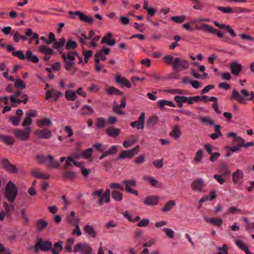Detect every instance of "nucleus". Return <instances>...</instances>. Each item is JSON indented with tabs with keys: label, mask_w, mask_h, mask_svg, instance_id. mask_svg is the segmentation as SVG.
<instances>
[{
	"label": "nucleus",
	"mask_w": 254,
	"mask_h": 254,
	"mask_svg": "<svg viewBox=\"0 0 254 254\" xmlns=\"http://www.w3.org/2000/svg\"><path fill=\"white\" fill-rule=\"evenodd\" d=\"M1 163L2 167L8 172L14 174L18 173V169L16 166L11 164L7 159H2Z\"/></svg>",
	"instance_id": "10"
},
{
	"label": "nucleus",
	"mask_w": 254,
	"mask_h": 254,
	"mask_svg": "<svg viewBox=\"0 0 254 254\" xmlns=\"http://www.w3.org/2000/svg\"><path fill=\"white\" fill-rule=\"evenodd\" d=\"M143 180L147 181L152 186H156L158 183V182L151 176H145L143 177Z\"/></svg>",
	"instance_id": "41"
},
{
	"label": "nucleus",
	"mask_w": 254,
	"mask_h": 254,
	"mask_svg": "<svg viewBox=\"0 0 254 254\" xmlns=\"http://www.w3.org/2000/svg\"><path fill=\"white\" fill-rule=\"evenodd\" d=\"M124 184L125 186H128L129 187H135L136 185V181L135 180H125L124 182Z\"/></svg>",
	"instance_id": "59"
},
{
	"label": "nucleus",
	"mask_w": 254,
	"mask_h": 254,
	"mask_svg": "<svg viewBox=\"0 0 254 254\" xmlns=\"http://www.w3.org/2000/svg\"><path fill=\"white\" fill-rule=\"evenodd\" d=\"M244 174L242 170L237 169L232 174V180L235 184H241L244 178Z\"/></svg>",
	"instance_id": "17"
},
{
	"label": "nucleus",
	"mask_w": 254,
	"mask_h": 254,
	"mask_svg": "<svg viewBox=\"0 0 254 254\" xmlns=\"http://www.w3.org/2000/svg\"><path fill=\"white\" fill-rule=\"evenodd\" d=\"M163 231L165 233L166 235L170 238L174 237V232L170 228H164Z\"/></svg>",
	"instance_id": "55"
},
{
	"label": "nucleus",
	"mask_w": 254,
	"mask_h": 254,
	"mask_svg": "<svg viewBox=\"0 0 254 254\" xmlns=\"http://www.w3.org/2000/svg\"><path fill=\"white\" fill-rule=\"evenodd\" d=\"M30 131V127H26L25 130L15 129L14 130V134L16 138L25 141L29 139Z\"/></svg>",
	"instance_id": "7"
},
{
	"label": "nucleus",
	"mask_w": 254,
	"mask_h": 254,
	"mask_svg": "<svg viewBox=\"0 0 254 254\" xmlns=\"http://www.w3.org/2000/svg\"><path fill=\"white\" fill-rule=\"evenodd\" d=\"M82 110L83 112L81 113V114L83 116L91 114L94 113L93 109L89 106L85 105L82 108Z\"/></svg>",
	"instance_id": "40"
},
{
	"label": "nucleus",
	"mask_w": 254,
	"mask_h": 254,
	"mask_svg": "<svg viewBox=\"0 0 254 254\" xmlns=\"http://www.w3.org/2000/svg\"><path fill=\"white\" fill-rule=\"evenodd\" d=\"M158 122V117L156 116H153L149 118L147 122L146 125L148 127H152L154 125L157 124Z\"/></svg>",
	"instance_id": "43"
},
{
	"label": "nucleus",
	"mask_w": 254,
	"mask_h": 254,
	"mask_svg": "<svg viewBox=\"0 0 254 254\" xmlns=\"http://www.w3.org/2000/svg\"><path fill=\"white\" fill-rule=\"evenodd\" d=\"M66 219L67 221L71 224H74L75 223H78L80 221V219L77 218H75L74 219H72L70 216H66Z\"/></svg>",
	"instance_id": "60"
},
{
	"label": "nucleus",
	"mask_w": 254,
	"mask_h": 254,
	"mask_svg": "<svg viewBox=\"0 0 254 254\" xmlns=\"http://www.w3.org/2000/svg\"><path fill=\"white\" fill-rule=\"evenodd\" d=\"M36 116V113L29 111L26 113V117L24 119L22 126L26 127L32 124L31 117H35Z\"/></svg>",
	"instance_id": "19"
},
{
	"label": "nucleus",
	"mask_w": 254,
	"mask_h": 254,
	"mask_svg": "<svg viewBox=\"0 0 254 254\" xmlns=\"http://www.w3.org/2000/svg\"><path fill=\"white\" fill-rule=\"evenodd\" d=\"M13 55L15 57H17L19 58L20 60H25L26 58V55L25 56L23 54V52L21 50L15 51L13 52Z\"/></svg>",
	"instance_id": "50"
},
{
	"label": "nucleus",
	"mask_w": 254,
	"mask_h": 254,
	"mask_svg": "<svg viewBox=\"0 0 254 254\" xmlns=\"http://www.w3.org/2000/svg\"><path fill=\"white\" fill-rule=\"evenodd\" d=\"M204 219L207 223H209L212 225L217 226H221L223 223V220L219 218H208L207 217H205Z\"/></svg>",
	"instance_id": "21"
},
{
	"label": "nucleus",
	"mask_w": 254,
	"mask_h": 254,
	"mask_svg": "<svg viewBox=\"0 0 254 254\" xmlns=\"http://www.w3.org/2000/svg\"><path fill=\"white\" fill-rule=\"evenodd\" d=\"M153 164L157 168H161L163 166V160L162 159H160V160H154L153 162Z\"/></svg>",
	"instance_id": "61"
},
{
	"label": "nucleus",
	"mask_w": 254,
	"mask_h": 254,
	"mask_svg": "<svg viewBox=\"0 0 254 254\" xmlns=\"http://www.w3.org/2000/svg\"><path fill=\"white\" fill-rule=\"evenodd\" d=\"M231 98L235 99L240 103H244V101H245L244 97L242 96L240 94V93L238 92V91L237 90H236V89H233Z\"/></svg>",
	"instance_id": "32"
},
{
	"label": "nucleus",
	"mask_w": 254,
	"mask_h": 254,
	"mask_svg": "<svg viewBox=\"0 0 254 254\" xmlns=\"http://www.w3.org/2000/svg\"><path fill=\"white\" fill-rule=\"evenodd\" d=\"M230 67L232 73L236 76H238L242 70V65L237 61L233 62L230 64Z\"/></svg>",
	"instance_id": "15"
},
{
	"label": "nucleus",
	"mask_w": 254,
	"mask_h": 254,
	"mask_svg": "<svg viewBox=\"0 0 254 254\" xmlns=\"http://www.w3.org/2000/svg\"><path fill=\"white\" fill-rule=\"evenodd\" d=\"M219 252L217 254H228V247L226 245H224L222 248H219Z\"/></svg>",
	"instance_id": "63"
},
{
	"label": "nucleus",
	"mask_w": 254,
	"mask_h": 254,
	"mask_svg": "<svg viewBox=\"0 0 254 254\" xmlns=\"http://www.w3.org/2000/svg\"><path fill=\"white\" fill-rule=\"evenodd\" d=\"M21 214V218L24 220V224L27 225L29 223V220L26 215V210L25 208H22L20 210Z\"/></svg>",
	"instance_id": "49"
},
{
	"label": "nucleus",
	"mask_w": 254,
	"mask_h": 254,
	"mask_svg": "<svg viewBox=\"0 0 254 254\" xmlns=\"http://www.w3.org/2000/svg\"><path fill=\"white\" fill-rule=\"evenodd\" d=\"M103 190H95L92 192L91 196L94 200H97L99 205H101L104 201L106 203H109L110 200V190L109 189L106 190L104 193Z\"/></svg>",
	"instance_id": "2"
},
{
	"label": "nucleus",
	"mask_w": 254,
	"mask_h": 254,
	"mask_svg": "<svg viewBox=\"0 0 254 254\" xmlns=\"http://www.w3.org/2000/svg\"><path fill=\"white\" fill-rule=\"evenodd\" d=\"M175 202L174 200H170L167 202L162 210L164 212L169 211L172 209L173 207L175 206Z\"/></svg>",
	"instance_id": "38"
},
{
	"label": "nucleus",
	"mask_w": 254,
	"mask_h": 254,
	"mask_svg": "<svg viewBox=\"0 0 254 254\" xmlns=\"http://www.w3.org/2000/svg\"><path fill=\"white\" fill-rule=\"evenodd\" d=\"M65 43V39L64 38L62 37L60 39L59 41H57V40L54 42V43L53 45V47L58 50V52L60 53H62V50L63 47L64 46Z\"/></svg>",
	"instance_id": "18"
},
{
	"label": "nucleus",
	"mask_w": 254,
	"mask_h": 254,
	"mask_svg": "<svg viewBox=\"0 0 254 254\" xmlns=\"http://www.w3.org/2000/svg\"><path fill=\"white\" fill-rule=\"evenodd\" d=\"M0 140L9 145L13 144L14 141L13 137L4 134H0Z\"/></svg>",
	"instance_id": "27"
},
{
	"label": "nucleus",
	"mask_w": 254,
	"mask_h": 254,
	"mask_svg": "<svg viewBox=\"0 0 254 254\" xmlns=\"http://www.w3.org/2000/svg\"><path fill=\"white\" fill-rule=\"evenodd\" d=\"M158 201V199L156 196H149L145 198L144 203L147 205H155L157 204Z\"/></svg>",
	"instance_id": "23"
},
{
	"label": "nucleus",
	"mask_w": 254,
	"mask_h": 254,
	"mask_svg": "<svg viewBox=\"0 0 254 254\" xmlns=\"http://www.w3.org/2000/svg\"><path fill=\"white\" fill-rule=\"evenodd\" d=\"M105 121L103 118H99L97 119L95 125L97 127L102 128L105 127Z\"/></svg>",
	"instance_id": "53"
},
{
	"label": "nucleus",
	"mask_w": 254,
	"mask_h": 254,
	"mask_svg": "<svg viewBox=\"0 0 254 254\" xmlns=\"http://www.w3.org/2000/svg\"><path fill=\"white\" fill-rule=\"evenodd\" d=\"M63 178L65 180H73L76 178V172L73 171H67L63 173Z\"/></svg>",
	"instance_id": "29"
},
{
	"label": "nucleus",
	"mask_w": 254,
	"mask_h": 254,
	"mask_svg": "<svg viewBox=\"0 0 254 254\" xmlns=\"http://www.w3.org/2000/svg\"><path fill=\"white\" fill-rule=\"evenodd\" d=\"M157 104L158 107L161 109L164 108L165 106H168L170 107H175V104L171 101H168L166 100H160L157 101Z\"/></svg>",
	"instance_id": "24"
},
{
	"label": "nucleus",
	"mask_w": 254,
	"mask_h": 254,
	"mask_svg": "<svg viewBox=\"0 0 254 254\" xmlns=\"http://www.w3.org/2000/svg\"><path fill=\"white\" fill-rule=\"evenodd\" d=\"M220 173L224 176H228L230 175V171L227 166L225 164H222L220 168Z\"/></svg>",
	"instance_id": "36"
},
{
	"label": "nucleus",
	"mask_w": 254,
	"mask_h": 254,
	"mask_svg": "<svg viewBox=\"0 0 254 254\" xmlns=\"http://www.w3.org/2000/svg\"><path fill=\"white\" fill-rule=\"evenodd\" d=\"M235 243L237 246L243 251H244L248 248L247 246L241 240H237L235 241Z\"/></svg>",
	"instance_id": "57"
},
{
	"label": "nucleus",
	"mask_w": 254,
	"mask_h": 254,
	"mask_svg": "<svg viewBox=\"0 0 254 254\" xmlns=\"http://www.w3.org/2000/svg\"><path fill=\"white\" fill-rule=\"evenodd\" d=\"M149 223V220L147 219H143L139 222L137 226L139 227H145Z\"/></svg>",
	"instance_id": "62"
},
{
	"label": "nucleus",
	"mask_w": 254,
	"mask_h": 254,
	"mask_svg": "<svg viewBox=\"0 0 254 254\" xmlns=\"http://www.w3.org/2000/svg\"><path fill=\"white\" fill-rule=\"evenodd\" d=\"M77 46L76 42L71 39H68L67 41L65 49L69 50L70 49H74Z\"/></svg>",
	"instance_id": "42"
},
{
	"label": "nucleus",
	"mask_w": 254,
	"mask_h": 254,
	"mask_svg": "<svg viewBox=\"0 0 254 254\" xmlns=\"http://www.w3.org/2000/svg\"><path fill=\"white\" fill-rule=\"evenodd\" d=\"M173 67L175 70L180 71L183 69H187L189 67V62L180 58L175 59L173 64Z\"/></svg>",
	"instance_id": "5"
},
{
	"label": "nucleus",
	"mask_w": 254,
	"mask_h": 254,
	"mask_svg": "<svg viewBox=\"0 0 254 254\" xmlns=\"http://www.w3.org/2000/svg\"><path fill=\"white\" fill-rule=\"evenodd\" d=\"M135 141H136L135 139L127 140L124 141L123 145L125 148H127V147H130Z\"/></svg>",
	"instance_id": "58"
},
{
	"label": "nucleus",
	"mask_w": 254,
	"mask_h": 254,
	"mask_svg": "<svg viewBox=\"0 0 254 254\" xmlns=\"http://www.w3.org/2000/svg\"><path fill=\"white\" fill-rule=\"evenodd\" d=\"M200 120L203 123H208L209 125L211 126L214 125V122L207 117H201L200 118Z\"/></svg>",
	"instance_id": "56"
},
{
	"label": "nucleus",
	"mask_w": 254,
	"mask_h": 254,
	"mask_svg": "<svg viewBox=\"0 0 254 254\" xmlns=\"http://www.w3.org/2000/svg\"><path fill=\"white\" fill-rule=\"evenodd\" d=\"M38 49L41 53H44L46 55H52L54 54V51L47 46H40Z\"/></svg>",
	"instance_id": "28"
},
{
	"label": "nucleus",
	"mask_w": 254,
	"mask_h": 254,
	"mask_svg": "<svg viewBox=\"0 0 254 254\" xmlns=\"http://www.w3.org/2000/svg\"><path fill=\"white\" fill-rule=\"evenodd\" d=\"M84 231L85 233L90 237L92 238L96 237L97 233L92 226L89 225H85L84 228Z\"/></svg>",
	"instance_id": "25"
},
{
	"label": "nucleus",
	"mask_w": 254,
	"mask_h": 254,
	"mask_svg": "<svg viewBox=\"0 0 254 254\" xmlns=\"http://www.w3.org/2000/svg\"><path fill=\"white\" fill-rule=\"evenodd\" d=\"M80 252L81 254H91L92 249L91 247L86 243L76 244L73 248V252L76 253Z\"/></svg>",
	"instance_id": "6"
},
{
	"label": "nucleus",
	"mask_w": 254,
	"mask_h": 254,
	"mask_svg": "<svg viewBox=\"0 0 254 254\" xmlns=\"http://www.w3.org/2000/svg\"><path fill=\"white\" fill-rule=\"evenodd\" d=\"M174 100L176 102L186 103L189 100V97L176 96L174 97Z\"/></svg>",
	"instance_id": "48"
},
{
	"label": "nucleus",
	"mask_w": 254,
	"mask_h": 254,
	"mask_svg": "<svg viewBox=\"0 0 254 254\" xmlns=\"http://www.w3.org/2000/svg\"><path fill=\"white\" fill-rule=\"evenodd\" d=\"M38 245L39 246V249L42 252H48L51 251L52 254H60L62 251L63 247L62 246L63 242L60 241L54 244L52 248V243L48 240L43 241L40 238H37Z\"/></svg>",
	"instance_id": "1"
},
{
	"label": "nucleus",
	"mask_w": 254,
	"mask_h": 254,
	"mask_svg": "<svg viewBox=\"0 0 254 254\" xmlns=\"http://www.w3.org/2000/svg\"><path fill=\"white\" fill-rule=\"evenodd\" d=\"M235 142L237 143L238 144L236 146L230 147V151L232 152H235L241 149L243 144H244V139L241 137H237L235 139Z\"/></svg>",
	"instance_id": "20"
},
{
	"label": "nucleus",
	"mask_w": 254,
	"mask_h": 254,
	"mask_svg": "<svg viewBox=\"0 0 254 254\" xmlns=\"http://www.w3.org/2000/svg\"><path fill=\"white\" fill-rule=\"evenodd\" d=\"M210 155H211V156H210L209 159L211 162L215 161L220 156V153H219L218 152H215L214 153H212Z\"/></svg>",
	"instance_id": "64"
},
{
	"label": "nucleus",
	"mask_w": 254,
	"mask_h": 254,
	"mask_svg": "<svg viewBox=\"0 0 254 254\" xmlns=\"http://www.w3.org/2000/svg\"><path fill=\"white\" fill-rule=\"evenodd\" d=\"M35 134L39 138L47 139L50 138L52 135L51 130L47 128H45L42 130H36L35 131Z\"/></svg>",
	"instance_id": "16"
},
{
	"label": "nucleus",
	"mask_w": 254,
	"mask_h": 254,
	"mask_svg": "<svg viewBox=\"0 0 254 254\" xmlns=\"http://www.w3.org/2000/svg\"><path fill=\"white\" fill-rule=\"evenodd\" d=\"M93 150L91 148H89L83 151L82 155V157L85 159H88L91 157L92 154Z\"/></svg>",
	"instance_id": "47"
},
{
	"label": "nucleus",
	"mask_w": 254,
	"mask_h": 254,
	"mask_svg": "<svg viewBox=\"0 0 254 254\" xmlns=\"http://www.w3.org/2000/svg\"><path fill=\"white\" fill-rule=\"evenodd\" d=\"M67 58L69 61L67 60L66 62H64L65 63L64 68L66 70L69 71L74 64L73 62L75 61V58L73 56L70 54H67Z\"/></svg>",
	"instance_id": "26"
},
{
	"label": "nucleus",
	"mask_w": 254,
	"mask_h": 254,
	"mask_svg": "<svg viewBox=\"0 0 254 254\" xmlns=\"http://www.w3.org/2000/svg\"><path fill=\"white\" fill-rule=\"evenodd\" d=\"M48 225L47 222L42 219L36 221V228L38 232H42L47 227Z\"/></svg>",
	"instance_id": "22"
},
{
	"label": "nucleus",
	"mask_w": 254,
	"mask_h": 254,
	"mask_svg": "<svg viewBox=\"0 0 254 254\" xmlns=\"http://www.w3.org/2000/svg\"><path fill=\"white\" fill-rule=\"evenodd\" d=\"M14 85L15 87L20 89H23L26 88L25 83L20 79H16L15 81Z\"/></svg>",
	"instance_id": "45"
},
{
	"label": "nucleus",
	"mask_w": 254,
	"mask_h": 254,
	"mask_svg": "<svg viewBox=\"0 0 254 254\" xmlns=\"http://www.w3.org/2000/svg\"><path fill=\"white\" fill-rule=\"evenodd\" d=\"M101 43H106L109 46H111V33H108L101 40Z\"/></svg>",
	"instance_id": "44"
},
{
	"label": "nucleus",
	"mask_w": 254,
	"mask_h": 254,
	"mask_svg": "<svg viewBox=\"0 0 254 254\" xmlns=\"http://www.w3.org/2000/svg\"><path fill=\"white\" fill-rule=\"evenodd\" d=\"M181 134V131L179 127L175 126L174 127L170 133V135L173 136L174 138L177 139L180 137Z\"/></svg>",
	"instance_id": "31"
},
{
	"label": "nucleus",
	"mask_w": 254,
	"mask_h": 254,
	"mask_svg": "<svg viewBox=\"0 0 254 254\" xmlns=\"http://www.w3.org/2000/svg\"><path fill=\"white\" fill-rule=\"evenodd\" d=\"M115 79L116 82L122 88L124 87L130 88L131 87L130 83L126 77L122 76L120 74L116 75Z\"/></svg>",
	"instance_id": "13"
},
{
	"label": "nucleus",
	"mask_w": 254,
	"mask_h": 254,
	"mask_svg": "<svg viewBox=\"0 0 254 254\" xmlns=\"http://www.w3.org/2000/svg\"><path fill=\"white\" fill-rule=\"evenodd\" d=\"M65 97L68 101H74L77 96L73 90H68L65 93Z\"/></svg>",
	"instance_id": "33"
},
{
	"label": "nucleus",
	"mask_w": 254,
	"mask_h": 254,
	"mask_svg": "<svg viewBox=\"0 0 254 254\" xmlns=\"http://www.w3.org/2000/svg\"><path fill=\"white\" fill-rule=\"evenodd\" d=\"M139 146L137 145L133 149L131 150H123L119 155V158H131L135 154L138 153Z\"/></svg>",
	"instance_id": "9"
},
{
	"label": "nucleus",
	"mask_w": 254,
	"mask_h": 254,
	"mask_svg": "<svg viewBox=\"0 0 254 254\" xmlns=\"http://www.w3.org/2000/svg\"><path fill=\"white\" fill-rule=\"evenodd\" d=\"M11 123L14 126H17L19 124L21 119L16 117H11L9 118Z\"/></svg>",
	"instance_id": "54"
},
{
	"label": "nucleus",
	"mask_w": 254,
	"mask_h": 254,
	"mask_svg": "<svg viewBox=\"0 0 254 254\" xmlns=\"http://www.w3.org/2000/svg\"><path fill=\"white\" fill-rule=\"evenodd\" d=\"M28 61H31L34 63H37L39 61L38 57L36 55H33L32 52L28 50L26 51V58Z\"/></svg>",
	"instance_id": "30"
},
{
	"label": "nucleus",
	"mask_w": 254,
	"mask_h": 254,
	"mask_svg": "<svg viewBox=\"0 0 254 254\" xmlns=\"http://www.w3.org/2000/svg\"><path fill=\"white\" fill-rule=\"evenodd\" d=\"M38 125L40 127H43L46 126L50 127L52 125V123L50 119L44 118L38 122Z\"/></svg>",
	"instance_id": "37"
},
{
	"label": "nucleus",
	"mask_w": 254,
	"mask_h": 254,
	"mask_svg": "<svg viewBox=\"0 0 254 254\" xmlns=\"http://www.w3.org/2000/svg\"><path fill=\"white\" fill-rule=\"evenodd\" d=\"M18 188L11 181H9L6 185L4 190V196L10 202H13L17 195Z\"/></svg>",
	"instance_id": "3"
},
{
	"label": "nucleus",
	"mask_w": 254,
	"mask_h": 254,
	"mask_svg": "<svg viewBox=\"0 0 254 254\" xmlns=\"http://www.w3.org/2000/svg\"><path fill=\"white\" fill-rule=\"evenodd\" d=\"M205 186L204 181L202 179L199 178L193 181L191 185V188L194 191L201 192Z\"/></svg>",
	"instance_id": "12"
},
{
	"label": "nucleus",
	"mask_w": 254,
	"mask_h": 254,
	"mask_svg": "<svg viewBox=\"0 0 254 254\" xmlns=\"http://www.w3.org/2000/svg\"><path fill=\"white\" fill-rule=\"evenodd\" d=\"M112 198L116 201H120L123 199V194L119 190H112Z\"/></svg>",
	"instance_id": "35"
},
{
	"label": "nucleus",
	"mask_w": 254,
	"mask_h": 254,
	"mask_svg": "<svg viewBox=\"0 0 254 254\" xmlns=\"http://www.w3.org/2000/svg\"><path fill=\"white\" fill-rule=\"evenodd\" d=\"M171 20L177 23H181L185 20V16L184 15L181 16H174L171 18Z\"/></svg>",
	"instance_id": "46"
},
{
	"label": "nucleus",
	"mask_w": 254,
	"mask_h": 254,
	"mask_svg": "<svg viewBox=\"0 0 254 254\" xmlns=\"http://www.w3.org/2000/svg\"><path fill=\"white\" fill-rule=\"evenodd\" d=\"M112 95H119L121 97V105L120 106L116 101H114L113 103V111L117 114L121 115L123 114V112L121 111L120 109H124L126 106V99L124 96V94L118 89L112 87Z\"/></svg>",
	"instance_id": "4"
},
{
	"label": "nucleus",
	"mask_w": 254,
	"mask_h": 254,
	"mask_svg": "<svg viewBox=\"0 0 254 254\" xmlns=\"http://www.w3.org/2000/svg\"><path fill=\"white\" fill-rule=\"evenodd\" d=\"M195 29L197 30H201L204 32H208L209 33L215 34L219 38H223V35L221 33L219 32L217 29L207 24H203L200 26H196Z\"/></svg>",
	"instance_id": "8"
},
{
	"label": "nucleus",
	"mask_w": 254,
	"mask_h": 254,
	"mask_svg": "<svg viewBox=\"0 0 254 254\" xmlns=\"http://www.w3.org/2000/svg\"><path fill=\"white\" fill-rule=\"evenodd\" d=\"M144 118L145 114L142 112L141 113L137 121L131 123L130 125L132 127H136L137 129H143L144 127Z\"/></svg>",
	"instance_id": "14"
},
{
	"label": "nucleus",
	"mask_w": 254,
	"mask_h": 254,
	"mask_svg": "<svg viewBox=\"0 0 254 254\" xmlns=\"http://www.w3.org/2000/svg\"><path fill=\"white\" fill-rule=\"evenodd\" d=\"M47 158H48L50 160L49 164L48 165L49 167L56 168L60 167V164L58 162L54 160V157L50 154H49Z\"/></svg>",
	"instance_id": "34"
},
{
	"label": "nucleus",
	"mask_w": 254,
	"mask_h": 254,
	"mask_svg": "<svg viewBox=\"0 0 254 254\" xmlns=\"http://www.w3.org/2000/svg\"><path fill=\"white\" fill-rule=\"evenodd\" d=\"M217 9L224 13H232L233 12L232 8L231 7L218 6Z\"/></svg>",
	"instance_id": "52"
},
{
	"label": "nucleus",
	"mask_w": 254,
	"mask_h": 254,
	"mask_svg": "<svg viewBox=\"0 0 254 254\" xmlns=\"http://www.w3.org/2000/svg\"><path fill=\"white\" fill-rule=\"evenodd\" d=\"M69 14L70 15L75 14L79 17L80 20L89 24H92L93 22V19L91 16L87 15L80 11H75L74 12L70 11Z\"/></svg>",
	"instance_id": "11"
},
{
	"label": "nucleus",
	"mask_w": 254,
	"mask_h": 254,
	"mask_svg": "<svg viewBox=\"0 0 254 254\" xmlns=\"http://www.w3.org/2000/svg\"><path fill=\"white\" fill-rule=\"evenodd\" d=\"M244 221L246 222V230L249 232H253L254 229V222H251L247 217L244 218Z\"/></svg>",
	"instance_id": "39"
},
{
	"label": "nucleus",
	"mask_w": 254,
	"mask_h": 254,
	"mask_svg": "<svg viewBox=\"0 0 254 254\" xmlns=\"http://www.w3.org/2000/svg\"><path fill=\"white\" fill-rule=\"evenodd\" d=\"M203 157V151L201 149H199L196 153L194 160L197 162H200Z\"/></svg>",
	"instance_id": "51"
}]
</instances>
